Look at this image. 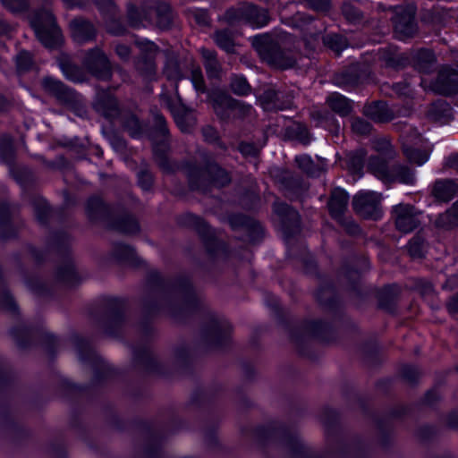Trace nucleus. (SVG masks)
I'll use <instances>...</instances> for the list:
<instances>
[{
	"instance_id": "25",
	"label": "nucleus",
	"mask_w": 458,
	"mask_h": 458,
	"mask_svg": "<svg viewBox=\"0 0 458 458\" xmlns=\"http://www.w3.org/2000/svg\"><path fill=\"white\" fill-rule=\"evenodd\" d=\"M352 128L355 133L360 135L368 134L371 130L370 124L360 118H355L352 120Z\"/></svg>"
},
{
	"instance_id": "9",
	"label": "nucleus",
	"mask_w": 458,
	"mask_h": 458,
	"mask_svg": "<svg viewBox=\"0 0 458 458\" xmlns=\"http://www.w3.org/2000/svg\"><path fill=\"white\" fill-rule=\"evenodd\" d=\"M87 68L98 78H107L109 76L110 65L102 51L96 48L90 51L86 59Z\"/></svg>"
},
{
	"instance_id": "16",
	"label": "nucleus",
	"mask_w": 458,
	"mask_h": 458,
	"mask_svg": "<svg viewBox=\"0 0 458 458\" xmlns=\"http://www.w3.org/2000/svg\"><path fill=\"white\" fill-rule=\"evenodd\" d=\"M327 103L332 110L341 115H346L351 111V104L348 99L340 94L334 93L330 95L327 98Z\"/></svg>"
},
{
	"instance_id": "14",
	"label": "nucleus",
	"mask_w": 458,
	"mask_h": 458,
	"mask_svg": "<svg viewBox=\"0 0 458 458\" xmlns=\"http://www.w3.org/2000/svg\"><path fill=\"white\" fill-rule=\"evenodd\" d=\"M213 108L216 114L221 118H225L229 115L228 111L235 106V102L225 94H217L212 98Z\"/></svg>"
},
{
	"instance_id": "40",
	"label": "nucleus",
	"mask_w": 458,
	"mask_h": 458,
	"mask_svg": "<svg viewBox=\"0 0 458 458\" xmlns=\"http://www.w3.org/2000/svg\"><path fill=\"white\" fill-rule=\"evenodd\" d=\"M446 165L458 169V155L449 157L446 160Z\"/></svg>"
},
{
	"instance_id": "18",
	"label": "nucleus",
	"mask_w": 458,
	"mask_h": 458,
	"mask_svg": "<svg viewBox=\"0 0 458 458\" xmlns=\"http://www.w3.org/2000/svg\"><path fill=\"white\" fill-rule=\"evenodd\" d=\"M202 55L206 60V70L208 77L215 78L217 77L220 72V66L218 62L216 59L215 52L208 49L201 50Z\"/></svg>"
},
{
	"instance_id": "5",
	"label": "nucleus",
	"mask_w": 458,
	"mask_h": 458,
	"mask_svg": "<svg viewBox=\"0 0 458 458\" xmlns=\"http://www.w3.org/2000/svg\"><path fill=\"white\" fill-rule=\"evenodd\" d=\"M420 84L423 88L431 89L442 95H451L458 91V72L443 67L436 81L430 85L427 84V80L422 78Z\"/></svg>"
},
{
	"instance_id": "37",
	"label": "nucleus",
	"mask_w": 458,
	"mask_h": 458,
	"mask_svg": "<svg viewBox=\"0 0 458 458\" xmlns=\"http://www.w3.org/2000/svg\"><path fill=\"white\" fill-rule=\"evenodd\" d=\"M116 53L121 58L126 59L130 55V48L125 45H119L116 47Z\"/></svg>"
},
{
	"instance_id": "4",
	"label": "nucleus",
	"mask_w": 458,
	"mask_h": 458,
	"mask_svg": "<svg viewBox=\"0 0 458 458\" xmlns=\"http://www.w3.org/2000/svg\"><path fill=\"white\" fill-rule=\"evenodd\" d=\"M380 193L370 191H359L353 198V208L362 216L377 219L380 216Z\"/></svg>"
},
{
	"instance_id": "22",
	"label": "nucleus",
	"mask_w": 458,
	"mask_h": 458,
	"mask_svg": "<svg viewBox=\"0 0 458 458\" xmlns=\"http://www.w3.org/2000/svg\"><path fill=\"white\" fill-rule=\"evenodd\" d=\"M231 89L237 95H247L250 91V87L246 79L241 76H234L232 79Z\"/></svg>"
},
{
	"instance_id": "24",
	"label": "nucleus",
	"mask_w": 458,
	"mask_h": 458,
	"mask_svg": "<svg viewBox=\"0 0 458 458\" xmlns=\"http://www.w3.org/2000/svg\"><path fill=\"white\" fill-rule=\"evenodd\" d=\"M325 43L333 50L341 52L345 47L344 39L338 35H328L325 38Z\"/></svg>"
},
{
	"instance_id": "12",
	"label": "nucleus",
	"mask_w": 458,
	"mask_h": 458,
	"mask_svg": "<svg viewBox=\"0 0 458 458\" xmlns=\"http://www.w3.org/2000/svg\"><path fill=\"white\" fill-rule=\"evenodd\" d=\"M349 196L347 192L340 188L335 189L332 192L328 208L334 217H339L347 207Z\"/></svg>"
},
{
	"instance_id": "32",
	"label": "nucleus",
	"mask_w": 458,
	"mask_h": 458,
	"mask_svg": "<svg viewBox=\"0 0 458 458\" xmlns=\"http://www.w3.org/2000/svg\"><path fill=\"white\" fill-rule=\"evenodd\" d=\"M352 11V7L349 5V4H345L343 8V12L344 13V15L351 21H354L356 19H359L360 18V13L359 12L357 11Z\"/></svg>"
},
{
	"instance_id": "1",
	"label": "nucleus",
	"mask_w": 458,
	"mask_h": 458,
	"mask_svg": "<svg viewBox=\"0 0 458 458\" xmlns=\"http://www.w3.org/2000/svg\"><path fill=\"white\" fill-rule=\"evenodd\" d=\"M31 26L38 40L47 48L59 47L63 37L55 19L49 11L35 13L30 20Z\"/></svg>"
},
{
	"instance_id": "38",
	"label": "nucleus",
	"mask_w": 458,
	"mask_h": 458,
	"mask_svg": "<svg viewBox=\"0 0 458 458\" xmlns=\"http://www.w3.org/2000/svg\"><path fill=\"white\" fill-rule=\"evenodd\" d=\"M377 151L386 152V154L390 156L391 153V145L388 141L383 140L378 143V146L376 147Z\"/></svg>"
},
{
	"instance_id": "7",
	"label": "nucleus",
	"mask_w": 458,
	"mask_h": 458,
	"mask_svg": "<svg viewBox=\"0 0 458 458\" xmlns=\"http://www.w3.org/2000/svg\"><path fill=\"white\" fill-rule=\"evenodd\" d=\"M394 213L396 227L403 233H410L420 225L418 214L410 205H397L394 208Z\"/></svg>"
},
{
	"instance_id": "33",
	"label": "nucleus",
	"mask_w": 458,
	"mask_h": 458,
	"mask_svg": "<svg viewBox=\"0 0 458 458\" xmlns=\"http://www.w3.org/2000/svg\"><path fill=\"white\" fill-rule=\"evenodd\" d=\"M445 216L448 218H453L454 223L458 225V201L453 205L452 208L447 211Z\"/></svg>"
},
{
	"instance_id": "10",
	"label": "nucleus",
	"mask_w": 458,
	"mask_h": 458,
	"mask_svg": "<svg viewBox=\"0 0 458 458\" xmlns=\"http://www.w3.org/2000/svg\"><path fill=\"white\" fill-rule=\"evenodd\" d=\"M415 9L411 6L407 9L403 16L395 18L394 29L400 39L404 40L411 37L415 32V26L412 21Z\"/></svg>"
},
{
	"instance_id": "19",
	"label": "nucleus",
	"mask_w": 458,
	"mask_h": 458,
	"mask_svg": "<svg viewBox=\"0 0 458 458\" xmlns=\"http://www.w3.org/2000/svg\"><path fill=\"white\" fill-rule=\"evenodd\" d=\"M214 39L216 45L227 53L234 52V39L231 33L226 30L217 31L215 34Z\"/></svg>"
},
{
	"instance_id": "20",
	"label": "nucleus",
	"mask_w": 458,
	"mask_h": 458,
	"mask_svg": "<svg viewBox=\"0 0 458 458\" xmlns=\"http://www.w3.org/2000/svg\"><path fill=\"white\" fill-rule=\"evenodd\" d=\"M138 45L140 49L146 50L148 53L149 60H148L146 63V66H147L146 77L150 79L152 77V75L155 74V71H156L155 64H154L153 61L151 60V58L157 51V47L153 42H150L148 40L138 42Z\"/></svg>"
},
{
	"instance_id": "43",
	"label": "nucleus",
	"mask_w": 458,
	"mask_h": 458,
	"mask_svg": "<svg viewBox=\"0 0 458 458\" xmlns=\"http://www.w3.org/2000/svg\"><path fill=\"white\" fill-rule=\"evenodd\" d=\"M63 71H64V73L65 74V76H66L68 79H70V80H72V81H78V79H77L75 76H73L72 74L68 73L66 69L63 68Z\"/></svg>"
},
{
	"instance_id": "35",
	"label": "nucleus",
	"mask_w": 458,
	"mask_h": 458,
	"mask_svg": "<svg viewBox=\"0 0 458 458\" xmlns=\"http://www.w3.org/2000/svg\"><path fill=\"white\" fill-rule=\"evenodd\" d=\"M44 86L51 89H59L62 84L60 81H55L53 78H46L44 80Z\"/></svg>"
},
{
	"instance_id": "39",
	"label": "nucleus",
	"mask_w": 458,
	"mask_h": 458,
	"mask_svg": "<svg viewBox=\"0 0 458 458\" xmlns=\"http://www.w3.org/2000/svg\"><path fill=\"white\" fill-rule=\"evenodd\" d=\"M195 17H196V21L199 24H206L208 21V17L205 11H197Z\"/></svg>"
},
{
	"instance_id": "47",
	"label": "nucleus",
	"mask_w": 458,
	"mask_h": 458,
	"mask_svg": "<svg viewBox=\"0 0 458 458\" xmlns=\"http://www.w3.org/2000/svg\"><path fill=\"white\" fill-rule=\"evenodd\" d=\"M400 9H401V8H395V9H394V12H395L397 14H399V13H400V11H399Z\"/></svg>"
},
{
	"instance_id": "11",
	"label": "nucleus",
	"mask_w": 458,
	"mask_h": 458,
	"mask_svg": "<svg viewBox=\"0 0 458 458\" xmlns=\"http://www.w3.org/2000/svg\"><path fill=\"white\" fill-rule=\"evenodd\" d=\"M72 36L78 43L91 39L95 35V29L89 22L82 19H74L70 23Z\"/></svg>"
},
{
	"instance_id": "34",
	"label": "nucleus",
	"mask_w": 458,
	"mask_h": 458,
	"mask_svg": "<svg viewBox=\"0 0 458 458\" xmlns=\"http://www.w3.org/2000/svg\"><path fill=\"white\" fill-rule=\"evenodd\" d=\"M314 9L325 10L328 6V0H308Z\"/></svg>"
},
{
	"instance_id": "41",
	"label": "nucleus",
	"mask_w": 458,
	"mask_h": 458,
	"mask_svg": "<svg viewBox=\"0 0 458 458\" xmlns=\"http://www.w3.org/2000/svg\"><path fill=\"white\" fill-rule=\"evenodd\" d=\"M203 134L208 140L216 139V131L212 128L204 129Z\"/></svg>"
},
{
	"instance_id": "29",
	"label": "nucleus",
	"mask_w": 458,
	"mask_h": 458,
	"mask_svg": "<svg viewBox=\"0 0 458 458\" xmlns=\"http://www.w3.org/2000/svg\"><path fill=\"white\" fill-rule=\"evenodd\" d=\"M165 73L169 80L177 81V80L181 79L180 72L175 64L167 65L165 70Z\"/></svg>"
},
{
	"instance_id": "15",
	"label": "nucleus",
	"mask_w": 458,
	"mask_h": 458,
	"mask_svg": "<svg viewBox=\"0 0 458 458\" xmlns=\"http://www.w3.org/2000/svg\"><path fill=\"white\" fill-rule=\"evenodd\" d=\"M415 66L422 72H428L436 62V57L432 51L428 49H420L414 55Z\"/></svg>"
},
{
	"instance_id": "23",
	"label": "nucleus",
	"mask_w": 458,
	"mask_h": 458,
	"mask_svg": "<svg viewBox=\"0 0 458 458\" xmlns=\"http://www.w3.org/2000/svg\"><path fill=\"white\" fill-rule=\"evenodd\" d=\"M191 81L197 91H205V83L201 70L199 66H195L194 64L191 65Z\"/></svg>"
},
{
	"instance_id": "26",
	"label": "nucleus",
	"mask_w": 458,
	"mask_h": 458,
	"mask_svg": "<svg viewBox=\"0 0 458 458\" xmlns=\"http://www.w3.org/2000/svg\"><path fill=\"white\" fill-rule=\"evenodd\" d=\"M295 162L298 166L302 169L304 172L310 174H313L311 170L312 160L309 156L301 155L295 157Z\"/></svg>"
},
{
	"instance_id": "42",
	"label": "nucleus",
	"mask_w": 458,
	"mask_h": 458,
	"mask_svg": "<svg viewBox=\"0 0 458 458\" xmlns=\"http://www.w3.org/2000/svg\"><path fill=\"white\" fill-rule=\"evenodd\" d=\"M409 251L413 257L420 256V250H417V247H415V242H411L409 244Z\"/></svg>"
},
{
	"instance_id": "8",
	"label": "nucleus",
	"mask_w": 458,
	"mask_h": 458,
	"mask_svg": "<svg viewBox=\"0 0 458 458\" xmlns=\"http://www.w3.org/2000/svg\"><path fill=\"white\" fill-rule=\"evenodd\" d=\"M252 46L258 53L267 61L269 64L280 69H286L292 66V62H284L282 60L280 53L271 55L270 50V38L265 35H258L252 38Z\"/></svg>"
},
{
	"instance_id": "21",
	"label": "nucleus",
	"mask_w": 458,
	"mask_h": 458,
	"mask_svg": "<svg viewBox=\"0 0 458 458\" xmlns=\"http://www.w3.org/2000/svg\"><path fill=\"white\" fill-rule=\"evenodd\" d=\"M274 210L276 214H278L282 218L297 221L298 214L295 210L291 208L287 204L283 202H276L274 204Z\"/></svg>"
},
{
	"instance_id": "36",
	"label": "nucleus",
	"mask_w": 458,
	"mask_h": 458,
	"mask_svg": "<svg viewBox=\"0 0 458 458\" xmlns=\"http://www.w3.org/2000/svg\"><path fill=\"white\" fill-rule=\"evenodd\" d=\"M240 150L243 155H255L257 152L255 147L247 143L241 144Z\"/></svg>"
},
{
	"instance_id": "17",
	"label": "nucleus",
	"mask_w": 458,
	"mask_h": 458,
	"mask_svg": "<svg viewBox=\"0 0 458 458\" xmlns=\"http://www.w3.org/2000/svg\"><path fill=\"white\" fill-rule=\"evenodd\" d=\"M433 193L438 199L447 201L451 199L454 194V184L451 181L437 182L433 189Z\"/></svg>"
},
{
	"instance_id": "30",
	"label": "nucleus",
	"mask_w": 458,
	"mask_h": 458,
	"mask_svg": "<svg viewBox=\"0 0 458 458\" xmlns=\"http://www.w3.org/2000/svg\"><path fill=\"white\" fill-rule=\"evenodd\" d=\"M127 127L132 137H137L139 135L140 125L136 118L132 117L130 121H128Z\"/></svg>"
},
{
	"instance_id": "28",
	"label": "nucleus",
	"mask_w": 458,
	"mask_h": 458,
	"mask_svg": "<svg viewBox=\"0 0 458 458\" xmlns=\"http://www.w3.org/2000/svg\"><path fill=\"white\" fill-rule=\"evenodd\" d=\"M2 3L13 12H17L24 6V3L21 0H2Z\"/></svg>"
},
{
	"instance_id": "44",
	"label": "nucleus",
	"mask_w": 458,
	"mask_h": 458,
	"mask_svg": "<svg viewBox=\"0 0 458 458\" xmlns=\"http://www.w3.org/2000/svg\"><path fill=\"white\" fill-rule=\"evenodd\" d=\"M110 101V105L112 107H115L116 106V102L113 99L109 100Z\"/></svg>"
},
{
	"instance_id": "3",
	"label": "nucleus",
	"mask_w": 458,
	"mask_h": 458,
	"mask_svg": "<svg viewBox=\"0 0 458 458\" xmlns=\"http://www.w3.org/2000/svg\"><path fill=\"white\" fill-rule=\"evenodd\" d=\"M369 167L382 181L390 182L397 180L407 184L412 183L414 181L413 173L409 168L399 165L389 169L386 160L380 157H370Z\"/></svg>"
},
{
	"instance_id": "6",
	"label": "nucleus",
	"mask_w": 458,
	"mask_h": 458,
	"mask_svg": "<svg viewBox=\"0 0 458 458\" xmlns=\"http://www.w3.org/2000/svg\"><path fill=\"white\" fill-rule=\"evenodd\" d=\"M226 19L230 22L233 21H243L252 27H263L268 21L267 13L263 10H259L253 5L231 9L226 13Z\"/></svg>"
},
{
	"instance_id": "27",
	"label": "nucleus",
	"mask_w": 458,
	"mask_h": 458,
	"mask_svg": "<svg viewBox=\"0 0 458 458\" xmlns=\"http://www.w3.org/2000/svg\"><path fill=\"white\" fill-rule=\"evenodd\" d=\"M16 64L20 70L29 68L31 64V55L29 52H21L16 57Z\"/></svg>"
},
{
	"instance_id": "13",
	"label": "nucleus",
	"mask_w": 458,
	"mask_h": 458,
	"mask_svg": "<svg viewBox=\"0 0 458 458\" xmlns=\"http://www.w3.org/2000/svg\"><path fill=\"white\" fill-rule=\"evenodd\" d=\"M364 113L372 120L377 122H387L393 117L391 113L388 111L387 106L382 102L366 106Z\"/></svg>"
},
{
	"instance_id": "31",
	"label": "nucleus",
	"mask_w": 458,
	"mask_h": 458,
	"mask_svg": "<svg viewBox=\"0 0 458 458\" xmlns=\"http://www.w3.org/2000/svg\"><path fill=\"white\" fill-rule=\"evenodd\" d=\"M175 122L177 125L181 128L182 131H187L189 130V123H186L184 115L180 114L179 113L174 114Z\"/></svg>"
},
{
	"instance_id": "45",
	"label": "nucleus",
	"mask_w": 458,
	"mask_h": 458,
	"mask_svg": "<svg viewBox=\"0 0 458 458\" xmlns=\"http://www.w3.org/2000/svg\"><path fill=\"white\" fill-rule=\"evenodd\" d=\"M157 120L160 123H164V118L162 116H158L157 117Z\"/></svg>"
},
{
	"instance_id": "46",
	"label": "nucleus",
	"mask_w": 458,
	"mask_h": 458,
	"mask_svg": "<svg viewBox=\"0 0 458 458\" xmlns=\"http://www.w3.org/2000/svg\"><path fill=\"white\" fill-rule=\"evenodd\" d=\"M102 107H104V105H103L101 102H98V108H99V109H100V108H102Z\"/></svg>"
},
{
	"instance_id": "2",
	"label": "nucleus",
	"mask_w": 458,
	"mask_h": 458,
	"mask_svg": "<svg viewBox=\"0 0 458 458\" xmlns=\"http://www.w3.org/2000/svg\"><path fill=\"white\" fill-rule=\"evenodd\" d=\"M402 140L403 153L411 163L422 165L428 161V142L416 130L407 127L402 134Z\"/></svg>"
}]
</instances>
